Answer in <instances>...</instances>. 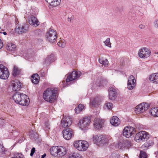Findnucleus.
I'll return each instance as SVG.
<instances>
[{
	"label": "nucleus",
	"instance_id": "f257e3e1",
	"mask_svg": "<svg viewBox=\"0 0 158 158\" xmlns=\"http://www.w3.org/2000/svg\"><path fill=\"white\" fill-rule=\"evenodd\" d=\"M57 93L56 88H48L43 93V98L45 101L52 102L56 99Z\"/></svg>",
	"mask_w": 158,
	"mask_h": 158
},
{
	"label": "nucleus",
	"instance_id": "f03ea898",
	"mask_svg": "<svg viewBox=\"0 0 158 158\" xmlns=\"http://www.w3.org/2000/svg\"><path fill=\"white\" fill-rule=\"evenodd\" d=\"M67 149L61 146H53L50 149V154L53 156L56 157H62L67 153Z\"/></svg>",
	"mask_w": 158,
	"mask_h": 158
},
{
	"label": "nucleus",
	"instance_id": "7ed1b4c3",
	"mask_svg": "<svg viewBox=\"0 0 158 158\" xmlns=\"http://www.w3.org/2000/svg\"><path fill=\"white\" fill-rule=\"evenodd\" d=\"M73 145L76 149L81 151H84L86 150L88 147V142L84 140L75 141L74 142Z\"/></svg>",
	"mask_w": 158,
	"mask_h": 158
},
{
	"label": "nucleus",
	"instance_id": "20e7f679",
	"mask_svg": "<svg viewBox=\"0 0 158 158\" xmlns=\"http://www.w3.org/2000/svg\"><path fill=\"white\" fill-rule=\"evenodd\" d=\"M148 138V133L145 131H142L136 134L135 139L136 141L140 142L147 140Z\"/></svg>",
	"mask_w": 158,
	"mask_h": 158
},
{
	"label": "nucleus",
	"instance_id": "39448f33",
	"mask_svg": "<svg viewBox=\"0 0 158 158\" xmlns=\"http://www.w3.org/2000/svg\"><path fill=\"white\" fill-rule=\"evenodd\" d=\"M151 54V52L149 48L143 47L140 48L139 52V56L142 59H146L149 57Z\"/></svg>",
	"mask_w": 158,
	"mask_h": 158
},
{
	"label": "nucleus",
	"instance_id": "423d86ee",
	"mask_svg": "<svg viewBox=\"0 0 158 158\" xmlns=\"http://www.w3.org/2000/svg\"><path fill=\"white\" fill-rule=\"evenodd\" d=\"M81 75V72L80 71H73L72 73H69L67 75L66 79V82L72 81L78 78Z\"/></svg>",
	"mask_w": 158,
	"mask_h": 158
},
{
	"label": "nucleus",
	"instance_id": "0eeeda50",
	"mask_svg": "<svg viewBox=\"0 0 158 158\" xmlns=\"http://www.w3.org/2000/svg\"><path fill=\"white\" fill-rule=\"evenodd\" d=\"M135 129L130 126L125 127L123 131V135L127 138H130L135 133Z\"/></svg>",
	"mask_w": 158,
	"mask_h": 158
},
{
	"label": "nucleus",
	"instance_id": "6e6552de",
	"mask_svg": "<svg viewBox=\"0 0 158 158\" xmlns=\"http://www.w3.org/2000/svg\"><path fill=\"white\" fill-rule=\"evenodd\" d=\"M9 76V73L7 68L2 64H0V78L7 79Z\"/></svg>",
	"mask_w": 158,
	"mask_h": 158
},
{
	"label": "nucleus",
	"instance_id": "1a4fd4ad",
	"mask_svg": "<svg viewBox=\"0 0 158 158\" xmlns=\"http://www.w3.org/2000/svg\"><path fill=\"white\" fill-rule=\"evenodd\" d=\"M149 106L148 103H142L137 106L135 108V111L137 114H139L147 110Z\"/></svg>",
	"mask_w": 158,
	"mask_h": 158
},
{
	"label": "nucleus",
	"instance_id": "9d476101",
	"mask_svg": "<svg viewBox=\"0 0 158 158\" xmlns=\"http://www.w3.org/2000/svg\"><path fill=\"white\" fill-rule=\"evenodd\" d=\"M93 141L97 144L106 143L108 139L107 137L102 135H96L93 136Z\"/></svg>",
	"mask_w": 158,
	"mask_h": 158
},
{
	"label": "nucleus",
	"instance_id": "9b49d317",
	"mask_svg": "<svg viewBox=\"0 0 158 158\" xmlns=\"http://www.w3.org/2000/svg\"><path fill=\"white\" fill-rule=\"evenodd\" d=\"M90 119L88 118H84L79 121V126L82 130L87 127L90 122Z\"/></svg>",
	"mask_w": 158,
	"mask_h": 158
},
{
	"label": "nucleus",
	"instance_id": "f8f14e48",
	"mask_svg": "<svg viewBox=\"0 0 158 158\" xmlns=\"http://www.w3.org/2000/svg\"><path fill=\"white\" fill-rule=\"evenodd\" d=\"M46 36L48 40H56L57 33L56 30L50 28L46 33Z\"/></svg>",
	"mask_w": 158,
	"mask_h": 158
},
{
	"label": "nucleus",
	"instance_id": "ddd939ff",
	"mask_svg": "<svg viewBox=\"0 0 158 158\" xmlns=\"http://www.w3.org/2000/svg\"><path fill=\"white\" fill-rule=\"evenodd\" d=\"M73 131L70 128L64 130L62 131L64 138L66 140L70 139L74 134Z\"/></svg>",
	"mask_w": 158,
	"mask_h": 158
},
{
	"label": "nucleus",
	"instance_id": "4468645a",
	"mask_svg": "<svg viewBox=\"0 0 158 158\" xmlns=\"http://www.w3.org/2000/svg\"><path fill=\"white\" fill-rule=\"evenodd\" d=\"M136 81L135 77L132 75L130 76L128 78L127 83V88L130 90L133 89L136 85Z\"/></svg>",
	"mask_w": 158,
	"mask_h": 158
},
{
	"label": "nucleus",
	"instance_id": "2eb2a0df",
	"mask_svg": "<svg viewBox=\"0 0 158 158\" xmlns=\"http://www.w3.org/2000/svg\"><path fill=\"white\" fill-rule=\"evenodd\" d=\"M29 28V25L27 24H24L23 25L20 26L16 28L15 31L19 34H22L23 33L28 32Z\"/></svg>",
	"mask_w": 158,
	"mask_h": 158
},
{
	"label": "nucleus",
	"instance_id": "dca6fc26",
	"mask_svg": "<svg viewBox=\"0 0 158 158\" xmlns=\"http://www.w3.org/2000/svg\"><path fill=\"white\" fill-rule=\"evenodd\" d=\"M72 123V118L69 117H65L63 118L61 121V125L64 128L70 126Z\"/></svg>",
	"mask_w": 158,
	"mask_h": 158
},
{
	"label": "nucleus",
	"instance_id": "f3484780",
	"mask_svg": "<svg viewBox=\"0 0 158 158\" xmlns=\"http://www.w3.org/2000/svg\"><path fill=\"white\" fill-rule=\"evenodd\" d=\"M21 100L18 103L22 106H26L29 105L30 102V100L28 96L26 95L22 94V98Z\"/></svg>",
	"mask_w": 158,
	"mask_h": 158
},
{
	"label": "nucleus",
	"instance_id": "a211bd4d",
	"mask_svg": "<svg viewBox=\"0 0 158 158\" xmlns=\"http://www.w3.org/2000/svg\"><path fill=\"white\" fill-rule=\"evenodd\" d=\"M109 98L112 100H115L117 97V93L114 88L110 87L108 90Z\"/></svg>",
	"mask_w": 158,
	"mask_h": 158
},
{
	"label": "nucleus",
	"instance_id": "6ab92c4d",
	"mask_svg": "<svg viewBox=\"0 0 158 158\" xmlns=\"http://www.w3.org/2000/svg\"><path fill=\"white\" fill-rule=\"evenodd\" d=\"M11 86L13 91H18L20 90L22 84L19 80H15L12 81Z\"/></svg>",
	"mask_w": 158,
	"mask_h": 158
},
{
	"label": "nucleus",
	"instance_id": "aec40b11",
	"mask_svg": "<svg viewBox=\"0 0 158 158\" xmlns=\"http://www.w3.org/2000/svg\"><path fill=\"white\" fill-rule=\"evenodd\" d=\"M103 123L104 120L99 118H95L94 120V127L96 129H99L102 127Z\"/></svg>",
	"mask_w": 158,
	"mask_h": 158
},
{
	"label": "nucleus",
	"instance_id": "412c9836",
	"mask_svg": "<svg viewBox=\"0 0 158 158\" xmlns=\"http://www.w3.org/2000/svg\"><path fill=\"white\" fill-rule=\"evenodd\" d=\"M101 102L100 98L98 96L92 97L90 99V104L93 107L99 104Z\"/></svg>",
	"mask_w": 158,
	"mask_h": 158
},
{
	"label": "nucleus",
	"instance_id": "4be33fe9",
	"mask_svg": "<svg viewBox=\"0 0 158 158\" xmlns=\"http://www.w3.org/2000/svg\"><path fill=\"white\" fill-rule=\"evenodd\" d=\"M29 23L31 25L36 27L40 24V23L37 19L34 16H31L30 19L28 21Z\"/></svg>",
	"mask_w": 158,
	"mask_h": 158
},
{
	"label": "nucleus",
	"instance_id": "5701e85b",
	"mask_svg": "<svg viewBox=\"0 0 158 158\" xmlns=\"http://www.w3.org/2000/svg\"><path fill=\"white\" fill-rule=\"evenodd\" d=\"M110 123L112 125L117 126L120 124V121L117 117L114 116L110 119Z\"/></svg>",
	"mask_w": 158,
	"mask_h": 158
},
{
	"label": "nucleus",
	"instance_id": "b1692460",
	"mask_svg": "<svg viewBox=\"0 0 158 158\" xmlns=\"http://www.w3.org/2000/svg\"><path fill=\"white\" fill-rule=\"evenodd\" d=\"M149 79L153 83H158V73L152 74L150 76Z\"/></svg>",
	"mask_w": 158,
	"mask_h": 158
},
{
	"label": "nucleus",
	"instance_id": "393cba45",
	"mask_svg": "<svg viewBox=\"0 0 158 158\" xmlns=\"http://www.w3.org/2000/svg\"><path fill=\"white\" fill-rule=\"evenodd\" d=\"M56 57L54 54H52L47 56L44 62L46 64H48L55 60Z\"/></svg>",
	"mask_w": 158,
	"mask_h": 158
},
{
	"label": "nucleus",
	"instance_id": "a878e982",
	"mask_svg": "<svg viewBox=\"0 0 158 158\" xmlns=\"http://www.w3.org/2000/svg\"><path fill=\"white\" fill-rule=\"evenodd\" d=\"M51 6H56L60 5L61 0H45Z\"/></svg>",
	"mask_w": 158,
	"mask_h": 158
},
{
	"label": "nucleus",
	"instance_id": "bb28decb",
	"mask_svg": "<svg viewBox=\"0 0 158 158\" xmlns=\"http://www.w3.org/2000/svg\"><path fill=\"white\" fill-rule=\"evenodd\" d=\"M21 98L22 94L19 93V92H16L13 97V98L14 101L17 103H18V102H19V101L21 100Z\"/></svg>",
	"mask_w": 158,
	"mask_h": 158
},
{
	"label": "nucleus",
	"instance_id": "cd10ccee",
	"mask_svg": "<svg viewBox=\"0 0 158 158\" xmlns=\"http://www.w3.org/2000/svg\"><path fill=\"white\" fill-rule=\"evenodd\" d=\"M32 82L34 84H37L39 81L40 77L39 75L37 74H33L31 77Z\"/></svg>",
	"mask_w": 158,
	"mask_h": 158
},
{
	"label": "nucleus",
	"instance_id": "c85d7f7f",
	"mask_svg": "<svg viewBox=\"0 0 158 158\" xmlns=\"http://www.w3.org/2000/svg\"><path fill=\"white\" fill-rule=\"evenodd\" d=\"M6 49L10 51H15L16 49V46L12 43H8L7 44Z\"/></svg>",
	"mask_w": 158,
	"mask_h": 158
},
{
	"label": "nucleus",
	"instance_id": "c756f323",
	"mask_svg": "<svg viewBox=\"0 0 158 158\" xmlns=\"http://www.w3.org/2000/svg\"><path fill=\"white\" fill-rule=\"evenodd\" d=\"M98 61L100 64L103 65L105 67H107L109 65L108 61L106 59L103 58H99Z\"/></svg>",
	"mask_w": 158,
	"mask_h": 158
},
{
	"label": "nucleus",
	"instance_id": "7c9ffc66",
	"mask_svg": "<svg viewBox=\"0 0 158 158\" xmlns=\"http://www.w3.org/2000/svg\"><path fill=\"white\" fill-rule=\"evenodd\" d=\"M152 115L155 117H158V107H154L150 110Z\"/></svg>",
	"mask_w": 158,
	"mask_h": 158
},
{
	"label": "nucleus",
	"instance_id": "2f4dec72",
	"mask_svg": "<svg viewBox=\"0 0 158 158\" xmlns=\"http://www.w3.org/2000/svg\"><path fill=\"white\" fill-rule=\"evenodd\" d=\"M84 107V106L83 105L81 104H79L75 109V113H79L83 110Z\"/></svg>",
	"mask_w": 158,
	"mask_h": 158
},
{
	"label": "nucleus",
	"instance_id": "473e14b6",
	"mask_svg": "<svg viewBox=\"0 0 158 158\" xmlns=\"http://www.w3.org/2000/svg\"><path fill=\"white\" fill-rule=\"evenodd\" d=\"M58 46L60 47L64 48L65 46L66 42L65 40H58L56 42Z\"/></svg>",
	"mask_w": 158,
	"mask_h": 158
},
{
	"label": "nucleus",
	"instance_id": "72a5a7b5",
	"mask_svg": "<svg viewBox=\"0 0 158 158\" xmlns=\"http://www.w3.org/2000/svg\"><path fill=\"white\" fill-rule=\"evenodd\" d=\"M69 158H81V156L77 152H74L70 155Z\"/></svg>",
	"mask_w": 158,
	"mask_h": 158
},
{
	"label": "nucleus",
	"instance_id": "f704fd0d",
	"mask_svg": "<svg viewBox=\"0 0 158 158\" xmlns=\"http://www.w3.org/2000/svg\"><path fill=\"white\" fill-rule=\"evenodd\" d=\"M19 70L17 67L14 66L12 72V74L14 76H16L19 73Z\"/></svg>",
	"mask_w": 158,
	"mask_h": 158
},
{
	"label": "nucleus",
	"instance_id": "c9c22d12",
	"mask_svg": "<svg viewBox=\"0 0 158 158\" xmlns=\"http://www.w3.org/2000/svg\"><path fill=\"white\" fill-rule=\"evenodd\" d=\"M14 155V156L11 158H24L23 155L20 153L15 152Z\"/></svg>",
	"mask_w": 158,
	"mask_h": 158
},
{
	"label": "nucleus",
	"instance_id": "e433bc0d",
	"mask_svg": "<svg viewBox=\"0 0 158 158\" xmlns=\"http://www.w3.org/2000/svg\"><path fill=\"white\" fill-rule=\"evenodd\" d=\"M107 81L106 79H103L102 80L100 81V84L98 85L99 87L106 85L107 84Z\"/></svg>",
	"mask_w": 158,
	"mask_h": 158
},
{
	"label": "nucleus",
	"instance_id": "4c0bfd02",
	"mask_svg": "<svg viewBox=\"0 0 158 158\" xmlns=\"http://www.w3.org/2000/svg\"><path fill=\"white\" fill-rule=\"evenodd\" d=\"M105 106L108 110H110L112 108L113 105L111 103L107 102L105 104Z\"/></svg>",
	"mask_w": 158,
	"mask_h": 158
},
{
	"label": "nucleus",
	"instance_id": "58836bf2",
	"mask_svg": "<svg viewBox=\"0 0 158 158\" xmlns=\"http://www.w3.org/2000/svg\"><path fill=\"white\" fill-rule=\"evenodd\" d=\"M44 130L45 131H48L50 129V125L48 122H46L45 123L43 127Z\"/></svg>",
	"mask_w": 158,
	"mask_h": 158
},
{
	"label": "nucleus",
	"instance_id": "ea45409f",
	"mask_svg": "<svg viewBox=\"0 0 158 158\" xmlns=\"http://www.w3.org/2000/svg\"><path fill=\"white\" fill-rule=\"evenodd\" d=\"M6 151V150L5 149L2 143L0 141V152H3L5 154Z\"/></svg>",
	"mask_w": 158,
	"mask_h": 158
},
{
	"label": "nucleus",
	"instance_id": "a19ab883",
	"mask_svg": "<svg viewBox=\"0 0 158 158\" xmlns=\"http://www.w3.org/2000/svg\"><path fill=\"white\" fill-rule=\"evenodd\" d=\"M147 155L146 153L143 151H141L140 155V158H147Z\"/></svg>",
	"mask_w": 158,
	"mask_h": 158
},
{
	"label": "nucleus",
	"instance_id": "79ce46f5",
	"mask_svg": "<svg viewBox=\"0 0 158 158\" xmlns=\"http://www.w3.org/2000/svg\"><path fill=\"white\" fill-rule=\"evenodd\" d=\"M153 144V142L152 140H149L148 142L145 143V145L148 146V147L152 146Z\"/></svg>",
	"mask_w": 158,
	"mask_h": 158
},
{
	"label": "nucleus",
	"instance_id": "37998d69",
	"mask_svg": "<svg viewBox=\"0 0 158 158\" xmlns=\"http://www.w3.org/2000/svg\"><path fill=\"white\" fill-rule=\"evenodd\" d=\"M110 40H106L104 42L105 45L109 47H111V44L110 41Z\"/></svg>",
	"mask_w": 158,
	"mask_h": 158
},
{
	"label": "nucleus",
	"instance_id": "c03bdc74",
	"mask_svg": "<svg viewBox=\"0 0 158 158\" xmlns=\"http://www.w3.org/2000/svg\"><path fill=\"white\" fill-rule=\"evenodd\" d=\"M40 75L41 77H44L46 75V73L45 72L42 70H41L40 71Z\"/></svg>",
	"mask_w": 158,
	"mask_h": 158
},
{
	"label": "nucleus",
	"instance_id": "a18cd8bd",
	"mask_svg": "<svg viewBox=\"0 0 158 158\" xmlns=\"http://www.w3.org/2000/svg\"><path fill=\"white\" fill-rule=\"evenodd\" d=\"M35 152V148H33L31 150L30 156H32Z\"/></svg>",
	"mask_w": 158,
	"mask_h": 158
},
{
	"label": "nucleus",
	"instance_id": "49530a36",
	"mask_svg": "<svg viewBox=\"0 0 158 158\" xmlns=\"http://www.w3.org/2000/svg\"><path fill=\"white\" fill-rule=\"evenodd\" d=\"M154 23L155 24V26L156 27L158 28V19L155 21L154 22Z\"/></svg>",
	"mask_w": 158,
	"mask_h": 158
},
{
	"label": "nucleus",
	"instance_id": "de8ad7c7",
	"mask_svg": "<svg viewBox=\"0 0 158 158\" xmlns=\"http://www.w3.org/2000/svg\"><path fill=\"white\" fill-rule=\"evenodd\" d=\"M148 147H149L148 146H146V145H145V143L142 146V148L143 150H144L147 149Z\"/></svg>",
	"mask_w": 158,
	"mask_h": 158
},
{
	"label": "nucleus",
	"instance_id": "09e8293b",
	"mask_svg": "<svg viewBox=\"0 0 158 158\" xmlns=\"http://www.w3.org/2000/svg\"><path fill=\"white\" fill-rule=\"evenodd\" d=\"M139 27L141 29H144L145 27V26L143 24H140L139 25Z\"/></svg>",
	"mask_w": 158,
	"mask_h": 158
},
{
	"label": "nucleus",
	"instance_id": "8fccbe9b",
	"mask_svg": "<svg viewBox=\"0 0 158 158\" xmlns=\"http://www.w3.org/2000/svg\"><path fill=\"white\" fill-rule=\"evenodd\" d=\"M3 46V42L1 41V40H0V49L2 48Z\"/></svg>",
	"mask_w": 158,
	"mask_h": 158
},
{
	"label": "nucleus",
	"instance_id": "3c124183",
	"mask_svg": "<svg viewBox=\"0 0 158 158\" xmlns=\"http://www.w3.org/2000/svg\"><path fill=\"white\" fill-rule=\"evenodd\" d=\"M46 156V153H44L43 155L41 156V158H44Z\"/></svg>",
	"mask_w": 158,
	"mask_h": 158
},
{
	"label": "nucleus",
	"instance_id": "603ef678",
	"mask_svg": "<svg viewBox=\"0 0 158 158\" xmlns=\"http://www.w3.org/2000/svg\"><path fill=\"white\" fill-rule=\"evenodd\" d=\"M114 158H118L119 157V156L118 154L116 155V156L114 157Z\"/></svg>",
	"mask_w": 158,
	"mask_h": 158
},
{
	"label": "nucleus",
	"instance_id": "864d4df0",
	"mask_svg": "<svg viewBox=\"0 0 158 158\" xmlns=\"http://www.w3.org/2000/svg\"><path fill=\"white\" fill-rule=\"evenodd\" d=\"M68 20L69 22H71V18H68Z\"/></svg>",
	"mask_w": 158,
	"mask_h": 158
},
{
	"label": "nucleus",
	"instance_id": "5fc2aeb1",
	"mask_svg": "<svg viewBox=\"0 0 158 158\" xmlns=\"http://www.w3.org/2000/svg\"><path fill=\"white\" fill-rule=\"evenodd\" d=\"M3 33L4 35H6L7 34V33L6 32H4Z\"/></svg>",
	"mask_w": 158,
	"mask_h": 158
},
{
	"label": "nucleus",
	"instance_id": "6e6d98bb",
	"mask_svg": "<svg viewBox=\"0 0 158 158\" xmlns=\"http://www.w3.org/2000/svg\"><path fill=\"white\" fill-rule=\"evenodd\" d=\"M51 41H50V42H52L53 43L54 42V40H51Z\"/></svg>",
	"mask_w": 158,
	"mask_h": 158
},
{
	"label": "nucleus",
	"instance_id": "4d7b16f0",
	"mask_svg": "<svg viewBox=\"0 0 158 158\" xmlns=\"http://www.w3.org/2000/svg\"><path fill=\"white\" fill-rule=\"evenodd\" d=\"M106 40H110V39L109 38H107Z\"/></svg>",
	"mask_w": 158,
	"mask_h": 158
},
{
	"label": "nucleus",
	"instance_id": "13d9d810",
	"mask_svg": "<svg viewBox=\"0 0 158 158\" xmlns=\"http://www.w3.org/2000/svg\"><path fill=\"white\" fill-rule=\"evenodd\" d=\"M2 121V122H3V120H0V121Z\"/></svg>",
	"mask_w": 158,
	"mask_h": 158
},
{
	"label": "nucleus",
	"instance_id": "bf43d9fd",
	"mask_svg": "<svg viewBox=\"0 0 158 158\" xmlns=\"http://www.w3.org/2000/svg\"><path fill=\"white\" fill-rule=\"evenodd\" d=\"M156 153H158V152H156Z\"/></svg>",
	"mask_w": 158,
	"mask_h": 158
},
{
	"label": "nucleus",
	"instance_id": "052dcab7",
	"mask_svg": "<svg viewBox=\"0 0 158 158\" xmlns=\"http://www.w3.org/2000/svg\"><path fill=\"white\" fill-rule=\"evenodd\" d=\"M0 40H1V39H0Z\"/></svg>",
	"mask_w": 158,
	"mask_h": 158
}]
</instances>
